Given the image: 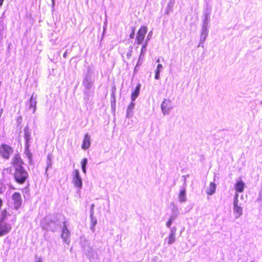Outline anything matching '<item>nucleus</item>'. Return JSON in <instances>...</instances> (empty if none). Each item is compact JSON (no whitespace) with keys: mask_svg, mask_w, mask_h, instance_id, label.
<instances>
[{"mask_svg":"<svg viewBox=\"0 0 262 262\" xmlns=\"http://www.w3.org/2000/svg\"><path fill=\"white\" fill-rule=\"evenodd\" d=\"M14 177L17 183L23 184L28 178V173L21 165H19L15 168Z\"/></svg>","mask_w":262,"mask_h":262,"instance_id":"nucleus-1","label":"nucleus"},{"mask_svg":"<svg viewBox=\"0 0 262 262\" xmlns=\"http://www.w3.org/2000/svg\"><path fill=\"white\" fill-rule=\"evenodd\" d=\"M13 152V148L9 145L3 143L0 145V156L3 158L9 159Z\"/></svg>","mask_w":262,"mask_h":262,"instance_id":"nucleus-2","label":"nucleus"},{"mask_svg":"<svg viewBox=\"0 0 262 262\" xmlns=\"http://www.w3.org/2000/svg\"><path fill=\"white\" fill-rule=\"evenodd\" d=\"M147 29L145 26H142L139 29L137 35V41L138 44H141L144 39L145 35L147 33Z\"/></svg>","mask_w":262,"mask_h":262,"instance_id":"nucleus-3","label":"nucleus"},{"mask_svg":"<svg viewBox=\"0 0 262 262\" xmlns=\"http://www.w3.org/2000/svg\"><path fill=\"white\" fill-rule=\"evenodd\" d=\"M12 199L15 209H19L22 205V199L20 193L15 192L12 195Z\"/></svg>","mask_w":262,"mask_h":262,"instance_id":"nucleus-4","label":"nucleus"},{"mask_svg":"<svg viewBox=\"0 0 262 262\" xmlns=\"http://www.w3.org/2000/svg\"><path fill=\"white\" fill-rule=\"evenodd\" d=\"M172 108L171 101L169 99H165L162 104L161 109L164 114H168Z\"/></svg>","mask_w":262,"mask_h":262,"instance_id":"nucleus-5","label":"nucleus"},{"mask_svg":"<svg viewBox=\"0 0 262 262\" xmlns=\"http://www.w3.org/2000/svg\"><path fill=\"white\" fill-rule=\"evenodd\" d=\"M74 176L73 178V183L75 186L81 188L82 186V181L80 178L78 170L76 169L74 171Z\"/></svg>","mask_w":262,"mask_h":262,"instance_id":"nucleus-6","label":"nucleus"},{"mask_svg":"<svg viewBox=\"0 0 262 262\" xmlns=\"http://www.w3.org/2000/svg\"><path fill=\"white\" fill-rule=\"evenodd\" d=\"M10 230L11 227L9 225L5 223H0V236L6 234Z\"/></svg>","mask_w":262,"mask_h":262,"instance_id":"nucleus-7","label":"nucleus"},{"mask_svg":"<svg viewBox=\"0 0 262 262\" xmlns=\"http://www.w3.org/2000/svg\"><path fill=\"white\" fill-rule=\"evenodd\" d=\"M91 145L90 137L88 134L84 135L83 142L82 143V148L85 150L88 149Z\"/></svg>","mask_w":262,"mask_h":262,"instance_id":"nucleus-8","label":"nucleus"},{"mask_svg":"<svg viewBox=\"0 0 262 262\" xmlns=\"http://www.w3.org/2000/svg\"><path fill=\"white\" fill-rule=\"evenodd\" d=\"M245 187V184L242 180L238 181L235 184V189L238 193L243 192Z\"/></svg>","mask_w":262,"mask_h":262,"instance_id":"nucleus-9","label":"nucleus"},{"mask_svg":"<svg viewBox=\"0 0 262 262\" xmlns=\"http://www.w3.org/2000/svg\"><path fill=\"white\" fill-rule=\"evenodd\" d=\"M216 189V185L213 182H211L209 184V187L206 190V193L207 194L211 195L214 193Z\"/></svg>","mask_w":262,"mask_h":262,"instance_id":"nucleus-10","label":"nucleus"},{"mask_svg":"<svg viewBox=\"0 0 262 262\" xmlns=\"http://www.w3.org/2000/svg\"><path fill=\"white\" fill-rule=\"evenodd\" d=\"M140 84H138L135 90L132 92L131 95V98L132 100H135L136 98L138 96L140 93Z\"/></svg>","mask_w":262,"mask_h":262,"instance_id":"nucleus-11","label":"nucleus"},{"mask_svg":"<svg viewBox=\"0 0 262 262\" xmlns=\"http://www.w3.org/2000/svg\"><path fill=\"white\" fill-rule=\"evenodd\" d=\"M234 212L237 214L236 217H239L242 214V208L238 206L237 201H235L234 203Z\"/></svg>","mask_w":262,"mask_h":262,"instance_id":"nucleus-12","label":"nucleus"},{"mask_svg":"<svg viewBox=\"0 0 262 262\" xmlns=\"http://www.w3.org/2000/svg\"><path fill=\"white\" fill-rule=\"evenodd\" d=\"M186 191L184 188L181 189L179 193V198L180 201L184 202L186 201L185 198Z\"/></svg>","mask_w":262,"mask_h":262,"instance_id":"nucleus-13","label":"nucleus"},{"mask_svg":"<svg viewBox=\"0 0 262 262\" xmlns=\"http://www.w3.org/2000/svg\"><path fill=\"white\" fill-rule=\"evenodd\" d=\"M24 133H25V141H26V146L27 147H28L29 146V140L30 139V135L29 130L28 129H25Z\"/></svg>","mask_w":262,"mask_h":262,"instance_id":"nucleus-14","label":"nucleus"},{"mask_svg":"<svg viewBox=\"0 0 262 262\" xmlns=\"http://www.w3.org/2000/svg\"><path fill=\"white\" fill-rule=\"evenodd\" d=\"M175 231H174L173 230H172L171 231V233L170 234L169 236V238H168V244H172L174 241H175Z\"/></svg>","mask_w":262,"mask_h":262,"instance_id":"nucleus-15","label":"nucleus"},{"mask_svg":"<svg viewBox=\"0 0 262 262\" xmlns=\"http://www.w3.org/2000/svg\"><path fill=\"white\" fill-rule=\"evenodd\" d=\"M22 161L19 154H16L13 160V164H21Z\"/></svg>","mask_w":262,"mask_h":262,"instance_id":"nucleus-16","label":"nucleus"},{"mask_svg":"<svg viewBox=\"0 0 262 262\" xmlns=\"http://www.w3.org/2000/svg\"><path fill=\"white\" fill-rule=\"evenodd\" d=\"M173 219L172 217H170L169 220H168V221L166 222V226L168 227H170L171 224H172V221H173Z\"/></svg>","mask_w":262,"mask_h":262,"instance_id":"nucleus-17","label":"nucleus"},{"mask_svg":"<svg viewBox=\"0 0 262 262\" xmlns=\"http://www.w3.org/2000/svg\"><path fill=\"white\" fill-rule=\"evenodd\" d=\"M135 28L133 27L132 29V33H130L129 36L131 38H134L135 35Z\"/></svg>","mask_w":262,"mask_h":262,"instance_id":"nucleus-18","label":"nucleus"},{"mask_svg":"<svg viewBox=\"0 0 262 262\" xmlns=\"http://www.w3.org/2000/svg\"><path fill=\"white\" fill-rule=\"evenodd\" d=\"M69 233L68 231H63L62 234V237H64L66 239L69 236Z\"/></svg>","mask_w":262,"mask_h":262,"instance_id":"nucleus-19","label":"nucleus"},{"mask_svg":"<svg viewBox=\"0 0 262 262\" xmlns=\"http://www.w3.org/2000/svg\"><path fill=\"white\" fill-rule=\"evenodd\" d=\"M160 71L156 70L155 79H159L160 78Z\"/></svg>","mask_w":262,"mask_h":262,"instance_id":"nucleus-20","label":"nucleus"},{"mask_svg":"<svg viewBox=\"0 0 262 262\" xmlns=\"http://www.w3.org/2000/svg\"><path fill=\"white\" fill-rule=\"evenodd\" d=\"M162 68H163L162 65L161 64H159L157 66L156 70L161 71V70L162 69Z\"/></svg>","mask_w":262,"mask_h":262,"instance_id":"nucleus-21","label":"nucleus"},{"mask_svg":"<svg viewBox=\"0 0 262 262\" xmlns=\"http://www.w3.org/2000/svg\"><path fill=\"white\" fill-rule=\"evenodd\" d=\"M87 161V159L86 158H84L81 161V164H86Z\"/></svg>","mask_w":262,"mask_h":262,"instance_id":"nucleus-22","label":"nucleus"},{"mask_svg":"<svg viewBox=\"0 0 262 262\" xmlns=\"http://www.w3.org/2000/svg\"><path fill=\"white\" fill-rule=\"evenodd\" d=\"M146 47V43L143 45V46L142 47V49H141V52H142L143 51V50H145Z\"/></svg>","mask_w":262,"mask_h":262,"instance_id":"nucleus-23","label":"nucleus"},{"mask_svg":"<svg viewBox=\"0 0 262 262\" xmlns=\"http://www.w3.org/2000/svg\"><path fill=\"white\" fill-rule=\"evenodd\" d=\"M82 168L83 171L85 173V165H82Z\"/></svg>","mask_w":262,"mask_h":262,"instance_id":"nucleus-24","label":"nucleus"},{"mask_svg":"<svg viewBox=\"0 0 262 262\" xmlns=\"http://www.w3.org/2000/svg\"><path fill=\"white\" fill-rule=\"evenodd\" d=\"M36 262H42V259L39 258L36 260Z\"/></svg>","mask_w":262,"mask_h":262,"instance_id":"nucleus-25","label":"nucleus"},{"mask_svg":"<svg viewBox=\"0 0 262 262\" xmlns=\"http://www.w3.org/2000/svg\"><path fill=\"white\" fill-rule=\"evenodd\" d=\"M4 1V0H0V6H1L3 5Z\"/></svg>","mask_w":262,"mask_h":262,"instance_id":"nucleus-26","label":"nucleus"},{"mask_svg":"<svg viewBox=\"0 0 262 262\" xmlns=\"http://www.w3.org/2000/svg\"><path fill=\"white\" fill-rule=\"evenodd\" d=\"M112 96H113L114 99L115 100V93H113L112 94Z\"/></svg>","mask_w":262,"mask_h":262,"instance_id":"nucleus-27","label":"nucleus"},{"mask_svg":"<svg viewBox=\"0 0 262 262\" xmlns=\"http://www.w3.org/2000/svg\"><path fill=\"white\" fill-rule=\"evenodd\" d=\"M2 213L5 214L6 213V210H4V211L2 212Z\"/></svg>","mask_w":262,"mask_h":262,"instance_id":"nucleus-28","label":"nucleus"},{"mask_svg":"<svg viewBox=\"0 0 262 262\" xmlns=\"http://www.w3.org/2000/svg\"><path fill=\"white\" fill-rule=\"evenodd\" d=\"M96 224V221H95V222H94V224H93V225L95 226V225Z\"/></svg>","mask_w":262,"mask_h":262,"instance_id":"nucleus-29","label":"nucleus"},{"mask_svg":"<svg viewBox=\"0 0 262 262\" xmlns=\"http://www.w3.org/2000/svg\"><path fill=\"white\" fill-rule=\"evenodd\" d=\"M32 99H33V98H32V97H31V98H30V101H32Z\"/></svg>","mask_w":262,"mask_h":262,"instance_id":"nucleus-30","label":"nucleus"},{"mask_svg":"<svg viewBox=\"0 0 262 262\" xmlns=\"http://www.w3.org/2000/svg\"><path fill=\"white\" fill-rule=\"evenodd\" d=\"M94 206V205L93 204V205H92V208H93Z\"/></svg>","mask_w":262,"mask_h":262,"instance_id":"nucleus-31","label":"nucleus"}]
</instances>
